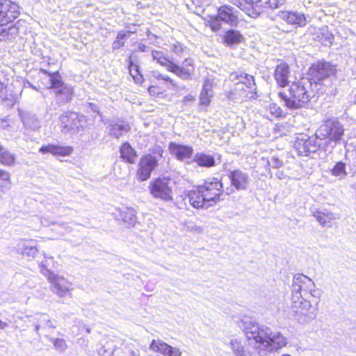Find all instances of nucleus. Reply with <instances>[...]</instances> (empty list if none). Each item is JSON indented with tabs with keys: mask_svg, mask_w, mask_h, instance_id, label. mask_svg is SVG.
<instances>
[{
	"mask_svg": "<svg viewBox=\"0 0 356 356\" xmlns=\"http://www.w3.org/2000/svg\"><path fill=\"white\" fill-rule=\"evenodd\" d=\"M181 66H185L186 67H193L192 60L191 59H185L182 63Z\"/></svg>",
	"mask_w": 356,
	"mask_h": 356,
	"instance_id": "57",
	"label": "nucleus"
},
{
	"mask_svg": "<svg viewBox=\"0 0 356 356\" xmlns=\"http://www.w3.org/2000/svg\"><path fill=\"white\" fill-rule=\"evenodd\" d=\"M248 3H250V5H253L255 3H257L259 1V0H248Z\"/></svg>",
	"mask_w": 356,
	"mask_h": 356,
	"instance_id": "64",
	"label": "nucleus"
},
{
	"mask_svg": "<svg viewBox=\"0 0 356 356\" xmlns=\"http://www.w3.org/2000/svg\"><path fill=\"white\" fill-rule=\"evenodd\" d=\"M10 184L9 172L0 169V191H3V188L8 190L10 188Z\"/></svg>",
	"mask_w": 356,
	"mask_h": 356,
	"instance_id": "40",
	"label": "nucleus"
},
{
	"mask_svg": "<svg viewBox=\"0 0 356 356\" xmlns=\"http://www.w3.org/2000/svg\"><path fill=\"white\" fill-rule=\"evenodd\" d=\"M320 90L317 83H312L309 78H302L293 82L287 93L280 92L278 95L288 108L298 109L305 106Z\"/></svg>",
	"mask_w": 356,
	"mask_h": 356,
	"instance_id": "3",
	"label": "nucleus"
},
{
	"mask_svg": "<svg viewBox=\"0 0 356 356\" xmlns=\"http://www.w3.org/2000/svg\"><path fill=\"white\" fill-rule=\"evenodd\" d=\"M129 355L130 356H140V352L138 350H130Z\"/></svg>",
	"mask_w": 356,
	"mask_h": 356,
	"instance_id": "60",
	"label": "nucleus"
},
{
	"mask_svg": "<svg viewBox=\"0 0 356 356\" xmlns=\"http://www.w3.org/2000/svg\"><path fill=\"white\" fill-rule=\"evenodd\" d=\"M249 17L252 18H257L260 15V13L257 10H256L255 8H253V5H250V3H248V6H247V8L244 9L243 10Z\"/></svg>",
	"mask_w": 356,
	"mask_h": 356,
	"instance_id": "44",
	"label": "nucleus"
},
{
	"mask_svg": "<svg viewBox=\"0 0 356 356\" xmlns=\"http://www.w3.org/2000/svg\"><path fill=\"white\" fill-rule=\"evenodd\" d=\"M189 228L191 229V231H195L197 233H202L203 232V228L200 226L194 225V226L189 227Z\"/></svg>",
	"mask_w": 356,
	"mask_h": 356,
	"instance_id": "58",
	"label": "nucleus"
},
{
	"mask_svg": "<svg viewBox=\"0 0 356 356\" xmlns=\"http://www.w3.org/2000/svg\"><path fill=\"white\" fill-rule=\"evenodd\" d=\"M56 327V326L47 314H40L35 323V331L38 335H40V330H41L44 336H47V334Z\"/></svg>",
	"mask_w": 356,
	"mask_h": 356,
	"instance_id": "22",
	"label": "nucleus"
},
{
	"mask_svg": "<svg viewBox=\"0 0 356 356\" xmlns=\"http://www.w3.org/2000/svg\"><path fill=\"white\" fill-rule=\"evenodd\" d=\"M136 31H120L118 33L115 40L113 42V49L116 50L124 45V40L129 38L130 34L135 33Z\"/></svg>",
	"mask_w": 356,
	"mask_h": 356,
	"instance_id": "37",
	"label": "nucleus"
},
{
	"mask_svg": "<svg viewBox=\"0 0 356 356\" xmlns=\"http://www.w3.org/2000/svg\"><path fill=\"white\" fill-rule=\"evenodd\" d=\"M200 190L204 193L209 204L219 202L223 193V186L221 181L216 177H211L204 181L202 185H200Z\"/></svg>",
	"mask_w": 356,
	"mask_h": 356,
	"instance_id": "8",
	"label": "nucleus"
},
{
	"mask_svg": "<svg viewBox=\"0 0 356 356\" xmlns=\"http://www.w3.org/2000/svg\"><path fill=\"white\" fill-rule=\"evenodd\" d=\"M159 78L161 79L162 80H164V81H168L173 87V89L175 88L176 87V84L175 83L174 81L170 79L168 75H159Z\"/></svg>",
	"mask_w": 356,
	"mask_h": 356,
	"instance_id": "52",
	"label": "nucleus"
},
{
	"mask_svg": "<svg viewBox=\"0 0 356 356\" xmlns=\"http://www.w3.org/2000/svg\"><path fill=\"white\" fill-rule=\"evenodd\" d=\"M73 151L72 147L70 146H60L54 145H48L40 148L39 152L42 154L50 153L53 155L69 156Z\"/></svg>",
	"mask_w": 356,
	"mask_h": 356,
	"instance_id": "25",
	"label": "nucleus"
},
{
	"mask_svg": "<svg viewBox=\"0 0 356 356\" xmlns=\"http://www.w3.org/2000/svg\"><path fill=\"white\" fill-rule=\"evenodd\" d=\"M314 282L307 276L302 274H296L292 280L291 286V295H293L295 298H298V296H302V292L305 296H306L307 290L313 286Z\"/></svg>",
	"mask_w": 356,
	"mask_h": 356,
	"instance_id": "13",
	"label": "nucleus"
},
{
	"mask_svg": "<svg viewBox=\"0 0 356 356\" xmlns=\"http://www.w3.org/2000/svg\"><path fill=\"white\" fill-rule=\"evenodd\" d=\"M268 110L270 113L275 117H280L282 115V110L275 104H271L269 105Z\"/></svg>",
	"mask_w": 356,
	"mask_h": 356,
	"instance_id": "47",
	"label": "nucleus"
},
{
	"mask_svg": "<svg viewBox=\"0 0 356 356\" xmlns=\"http://www.w3.org/2000/svg\"><path fill=\"white\" fill-rule=\"evenodd\" d=\"M307 293H309L311 296L319 300L321 296L322 292L321 289L316 288V284L314 282L313 286L307 290Z\"/></svg>",
	"mask_w": 356,
	"mask_h": 356,
	"instance_id": "45",
	"label": "nucleus"
},
{
	"mask_svg": "<svg viewBox=\"0 0 356 356\" xmlns=\"http://www.w3.org/2000/svg\"><path fill=\"white\" fill-rule=\"evenodd\" d=\"M149 348L153 351L163 354L164 356H168L170 351H172V346L161 340L153 339Z\"/></svg>",
	"mask_w": 356,
	"mask_h": 356,
	"instance_id": "33",
	"label": "nucleus"
},
{
	"mask_svg": "<svg viewBox=\"0 0 356 356\" xmlns=\"http://www.w3.org/2000/svg\"><path fill=\"white\" fill-rule=\"evenodd\" d=\"M316 220L323 226H330L332 220L334 218V214L327 210L316 211L313 213Z\"/></svg>",
	"mask_w": 356,
	"mask_h": 356,
	"instance_id": "32",
	"label": "nucleus"
},
{
	"mask_svg": "<svg viewBox=\"0 0 356 356\" xmlns=\"http://www.w3.org/2000/svg\"><path fill=\"white\" fill-rule=\"evenodd\" d=\"M181 353L178 348L172 347V351H170L168 356H180Z\"/></svg>",
	"mask_w": 356,
	"mask_h": 356,
	"instance_id": "54",
	"label": "nucleus"
},
{
	"mask_svg": "<svg viewBox=\"0 0 356 356\" xmlns=\"http://www.w3.org/2000/svg\"><path fill=\"white\" fill-rule=\"evenodd\" d=\"M107 129L110 136L119 138L124 132H128L131 127L129 123L124 122L111 120L108 122Z\"/></svg>",
	"mask_w": 356,
	"mask_h": 356,
	"instance_id": "24",
	"label": "nucleus"
},
{
	"mask_svg": "<svg viewBox=\"0 0 356 356\" xmlns=\"http://www.w3.org/2000/svg\"><path fill=\"white\" fill-rule=\"evenodd\" d=\"M268 4L271 8L275 9L280 6L281 3L280 2L279 0H269Z\"/></svg>",
	"mask_w": 356,
	"mask_h": 356,
	"instance_id": "53",
	"label": "nucleus"
},
{
	"mask_svg": "<svg viewBox=\"0 0 356 356\" xmlns=\"http://www.w3.org/2000/svg\"><path fill=\"white\" fill-rule=\"evenodd\" d=\"M116 219L122 220L127 227H134L136 222V211L131 207H122L113 213Z\"/></svg>",
	"mask_w": 356,
	"mask_h": 356,
	"instance_id": "19",
	"label": "nucleus"
},
{
	"mask_svg": "<svg viewBox=\"0 0 356 356\" xmlns=\"http://www.w3.org/2000/svg\"><path fill=\"white\" fill-rule=\"evenodd\" d=\"M87 107L90 108L92 111L94 113H97V114L100 115V111L99 109V106L92 102H89L87 104Z\"/></svg>",
	"mask_w": 356,
	"mask_h": 356,
	"instance_id": "51",
	"label": "nucleus"
},
{
	"mask_svg": "<svg viewBox=\"0 0 356 356\" xmlns=\"http://www.w3.org/2000/svg\"><path fill=\"white\" fill-rule=\"evenodd\" d=\"M169 71L175 73L176 75L184 80H188L192 77V75L194 72V67H186L185 66H179L172 63L171 67L169 68Z\"/></svg>",
	"mask_w": 356,
	"mask_h": 356,
	"instance_id": "30",
	"label": "nucleus"
},
{
	"mask_svg": "<svg viewBox=\"0 0 356 356\" xmlns=\"http://www.w3.org/2000/svg\"><path fill=\"white\" fill-rule=\"evenodd\" d=\"M194 161L198 165L205 168H211L216 165L214 157L204 153H197L194 157Z\"/></svg>",
	"mask_w": 356,
	"mask_h": 356,
	"instance_id": "31",
	"label": "nucleus"
},
{
	"mask_svg": "<svg viewBox=\"0 0 356 356\" xmlns=\"http://www.w3.org/2000/svg\"><path fill=\"white\" fill-rule=\"evenodd\" d=\"M27 84H28L29 87L38 90L37 88L35 86H34L31 83L27 82Z\"/></svg>",
	"mask_w": 356,
	"mask_h": 356,
	"instance_id": "63",
	"label": "nucleus"
},
{
	"mask_svg": "<svg viewBox=\"0 0 356 356\" xmlns=\"http://www.w3.org/2000/svg\"><path fill=\"white\" fill-rule=\"evenodd\" d=\"M277 17L288 24L299 27H304L307 23V17L302 13L297 11L281 10Z\"/></svg>",
	"mask_w": 356,
	"mask_h": 356,
	"instance_id": "17",
	"label": "nucleus"
},
{
	"mask_svg": "<svg viewBox=\"0 0 356 356\" xmlns=\"http://www.w3.org/2000/svg\"><path fill=\"white\" fill-rule=\"evenodd\" d=\"M188 198L190 204L196 209H200L204 207H209L213 204L206 200V197L204 193H202L200 190V186H197L195 190H193L188 192Z\"/></svg>",
	"mask_w": 356,
	"mask_h": 356,
	"instance_id": "21",
	"label": "nucleus"
},
{
	"mask_svg": "<svg viewBox=\"0 0 356 356\" xmlns=\"http://www.w3.org/2000/svg\"><path fill=\"white\" fill-rule=\"evenodd\" d=\"M212 93H208L201 91L200 95V104L202 106H208L210 104Z\"/></svg>",
	"mask_w": 356,
	"mask_h": 356,
	"instance_id": "42",
	"label": "nucleus"
},
{
	"mask_svg": "<svg viewBox=\"0 0 356 356\" xmlns=\"http://www.w3.org/2000/svg\"><path fill=\"white\" fill-rule=\"evenodd\" d=\"M154 153H158L159 154V156L161 157H162V154L163 153V150L160 147H158L157 148H156V151L154 152Z\"/></svg>",
	"mask_w": 356,
	"mask_h": 356,
	"instance_id": "61",
	"label": "nucleus"
},
{
	"mask_svg": "<svg viewBox=\"0 0 356 356\" xmlns=\"http://www.w3.org/2000/svg\"><path fill=\"white\" fill-rule=\"evenodd\" d=\"M158 159L152 155L146 154L143 156L138 163L137 176L141 181H145L150 177L152 172L158 165Z\"/></svg>",
	"mask_w": 356,
	"mask_h": 356,
	"instance_id": "11",
	"label": "nucleus"
},
{
	"mask_svg": "<svg viewBox=\"0 0 356 356\" xmlns=\"http://www.w3.org/2000/svg\"><path fill=\"white\" fill-rule=\"evenodd\" d=\"M99 355H102V356H111V353L110 352H108L105 348L104 347H102L99 350Z\"/></svg>",
	"mask_w": 356,
	"mask_h": 356,
	"instance_id": "56",
	"label": "nucleus"
},
{
	"mask_svg": "<svg viewBox=\"0 0 356 356\" xmlns=\"http://www.w3.org/2000/svg\"><path fill=\"white\" fill-rule=\"evenodd\" d=\"M19 115L22 122L26 129L35 131L40 127V121L35 114L29 112H20Z\"/></svg>",
	"mask_w": 356,
	"mask_h": 356,
	"instance_id": "26",
	"label": "nucleus"
},
{
	"mask_svg": "<svg viewBox=\"0 0 356 356\" xmlns=\"http://www.w3.org/2000/svg\"><path fill=\"white\" fill-rule=\"evenodd\" d=\"M150 194L156 199H160L165 202L172 200V189L170 186L169 179L163 178H156L152 180L149 185Z\"/></svg>",
	"mask_w": 356,
	"mask_h": 356,
	"instance_id": "10",
	"label": "nucleus"
},
{
	"mask_svg": "<svg viewBox=\"0 0 356 356\" xmlns=\"http://www.w3.org/2000/svg\"><path fill=\"white\" fill-rule=\"evenodd\" d=\"M344 129L341 123L335 120H328L322 124L312 136L300 135L294 147L300 156H309L318 149L331 151L341 140Z\"/></svg>",
	"mask_w": 356,
	"mask_h": 356,
	"instance_id": "1",
	"label": "nucleus"
},
{
	"mask_svg": "<svg viewBox=\"0 0 356 356\" xmlns=\"http://www.w3.org/2000/svg\"><path fill=\"white\" fill-rule=\"evenodd\" d=\"M51 341L53 342L54 347L59 351H63L67 347L66 342L63 339H51Z\"/></svg>",
	"mask_w": 356,
	"mask_h": 356,
	"instance_id": "43",
	"label": "nucleus"
},
{
	"mask_svg": "<svg viewBox=\"0 0 356 356\" xmlns=\"http://www.w3.org/2000/svg\"><path fill=\"white\" fill-rule=\"evenodd\" d=\"M19 25L20 21H17L14 25L2 28L0 31V40L10 41L15 39L19 32Z\"/></svg>",
	"mask_w": 356,
	"mask_h": 356,
	"instance_id": "28",
	"label": "nucleus"
},
{
	"mask_svg": "<svg viewBox=\"0 0 356 356\" xmlns=\"http://www.w3.org/2000/svg\"><path fill=\"white\" fill-rule=\"evenodd\" d=\"M152 56L153 60H156L162 66L167 67V70L169 71V68L171 67L173 63L162 51L152 50Z\"/></svg>",
	"mask_w": 356,
	"mask_h": 356,
	"instance_id": "36",
	"label": "nucleus"
},
{
	"mask_svg": "<svg viewBox=\"0 0 356 356\" xmlns=\"http://www.w3.org/2000/svg\"><path fill=\"white\" fill-rule=\"evenodd\" d=\"M222 22L220 19H218V15L213 19V20L210 22V27L213 31H218L221 29V24Z\"/></svg>",
	"mask_w": 356,
	"mask_h": 356,
	"instance_id": "46",
	"label": "nucleus"
},
{
	"mask_svg": "<svg viewBox=\"0 0 356 356\" xmlns=\"http://www.w3.org/2000/svg\"><path fill=\"white\" fill-rule=\"evenodd\" d=\"M268 165L273 168H278L282 166L283 162L277 157L273 156L268 161Z\"/></svg>",
	"mask_w": 356,
	"mask_h": 356,
	"instance_id": "48",
	"label": "nucleus"
},
{
	"mask_svg": "<svg viewBox=\"0 0 356 356\" xmlns=\"http://www.w3.org/2000/svg\"><path fill=\"white\" fill-rule=\"evenodd\" d=\"M38 252V249L35 246L29 245V244H24V249L22 251V254L24 255H26L28 257H34L35 254Z\"/></svg>",
	"mask_w": 356,
	"mask_h": 356,
	"instance_id": "41",
	"label": "nucleus"
},
{
	"mask_svg": "<svg viewBox=\"0 0 356 356\" xmlns=\"http://www.w3.org/2000/svg\"><path fill=\"white\" fill-rule=\"evenodd\" d=\"M8 326V323L0 320V330L4 329Z\"/></svg>",
	"mask_w": 356,
	"mask_h": 356,
	"instance_id": "62",
	"label": "nucleus"
},
{
	"mask_svg": "<svg viewBox=\"0 0 356 356\" xmlns=\"http://www.w3.org/2000/svg\"><path fill=\"white\" fill-rule=\"evenodd\" d=\"M230 3L233 5L239 8L241 10H244V9L247 8L248 6V0H229Z\"/></svg>",
	"mask_w": 356,
	"mask_h": 356,
	"instance_id": "49",
	"label": "nucleus"
},
{
	"mask_svg": "<svg viewBox=\"0 0 356 356\" xmlns=\"http://www.w3.org/2000/svg\"><path fill=\"white\" fill-rule=\"evenodd\" d=\"M213 83L212 81L209 79H207L204 82L203 88L202 91L206 92L208 93H212V88H213Z\"/></svg>",
	"mask_w": 356,
	"mask_h": 356,
	"instance_id": "50",
	"label": "nucleus"
},
{
	"mask_svg": "<svg viewBox=\"0 0 356 356\" xmlns=\"http://www.w3.org/2000/svg\"><path fill=\"white\" fill-rule=\"evenodd\" d=\"M337 72V66L330 62L325 60L318 61L313 64L309 70V76L311 77L309 79L312 83H317L318 88L321 86L318 81H323L330 76L335 75Z\"/></svg>",
	"mask_w": 356,
	"mask_h": 356,
	"instance_id": "6",
	"label": "nucleus"
},
{
	"mask_svg": "<svg viewBox=\"0 0 356 356\" xmlns=\"http://www.w3.org/2000/svg\"><path fill=\"white\" fill-rule=\"evenodd\" d=\"M238 325L245 333L249 344L254 346L259 356H270L287 343L280 332H273L270 327L259 325L251 317L244 316Z\"/></svg>",
	"mask_w": 356,
	"mask_h": 356,
	"instance_id": "2",
	"label": "nucleus"
},
{
	"mask_svg": "<svg viewBox=\"0 0 356 356\" xmlns=\"http://www.w3.org/2000/svg\"><path fill=\"white\" fill-rule=\"evenodd\" d=\"M51 283V291L59 297H65L71 290V283L63 277L50 273L48 277Z\"/></svg>",
	"mask_w": 356,
	"mask_h": 356,
	"instance_id": "15",
	"label": "nucleus"
},
{
	"mask_svg": "<svg viewBox=\"0 0 356 356\" xmlns=\"http://www.w3.org/2000/svg\"><path fill=\"white\" fill-rule=\"evenodd\" d=\"M169 150L178 160L189 159L193 152L190 146L178 145L172 142L169 144Z\"/></svg>",
	"mask_w": 356,
	"mask_h": 356,
	"instance_id": "23",
	"label": "nucleus"
},
{
	"mask_svg": "<svg viewBox=\"0 0 356 356\" xmlns=\"http://www.w3.org/2000/svg\"><path fill=\"white\" fill-rule=\"evenodd\" d=\"M229 346L232 350V352L235 356H251V353L246 350L244 345L237 339H232Z\"/></svg>",
	"mask_w": 356,
	"mask_h": 356,
	"instance_id": "34",
	"label": "nucleus"
},
{
	"mask_svg": "<svg viewBox=\"0 0 356 356\" xmlns=\"http://www.w3.org/2000/svg\"><path fill=\"white\" fill-rule=\"evenodd\" d=\"M330 171L333 176L343 179L347 175L346 163L343 161H338L334 164Z\"/></svg>",
	"mask_w": 356,
	"mask_h": 356,
	"instance_id": "38",
	"label": "nucleus"
},
{
	"mask_svg": "<svg viewBox=\"0 0 356 356\" xmlns=\"http://www.w3.org/2000/svg\"><path fill=\"white\" fill-rule=\"evenodd\" d=\"M120 158L126 162L134 164L138 157L136 151L130 145L128 142L124 143L120 149Z\"/></svg>",
	"mask_w": 356,
	"mask_h": 356,
	"instance_id": "27",
	"label": "nucleus"
},
{
	"mask_svg": "<svg viewBox=\"0 0 356 356\" xmlns=\"http://www.w3.org/2000/svg\"><path fill=\"white\" fill-rule=\"evenodd\" d=\"M41 72L48 74L50 83L48 88L53 90L56 102L65 104L70 102L73 95V88L63 81L59 72H49L46 70H41Z\"/></svg>",
	"mask_w": 356,
	"mask_h": 356,
	"instance_id": "4",
	"label": "nucleus"
},
{
	"mask_svg": "<svg viewBox=\"0 0 356 356\" xmlns=\"http://www.w3.org/2000/svg\"><path fill=\"white\" fill-rule=\"evenodd\" d=\"M229 79L235 83V90H244V86L250 89L245 97L254 99L257 97V87L252 75L243 72H234L230 74Z\"/></svg>",
	"mask_w": 356,
	"mask_h": 356,
	"instance_id": "7",
	"label": "nucleus"
},
{
	"mask_svg": "<svg viewBox=\"0 0 356 356\" xmlns=\"http://www.w3.org/2000/svg\"><path fill=\"white\" fill-rule=\"evenodd\" d=\"M243 40V35L237 30L230 29L223 36L224 43L228 47L238 44Z\"/></svg>",
	"mask_w": 356,
	"mask_h": 356,
	"instance_id": "29",
	"label": "nucleus"
},
{
	"mask_svg": "<svg viewBox=\"0 0 356 356\" xmlns=\"http://www.w3.org/2000/svg\"><path fill=\"white\" fill-rule=\"evenodd\" d=\"M19 7L10 0H0V26L6 25L19 15Z\"/></svg>",
	"mask_w": 356,
	"mask_h": 356,
	"instance_id": "12",
	"label": "nucleus"
},
{
	"mask_svg": "<svg viewBox=\"0 0 356 356\" xmlns=\"http://www.w3.org/2000/svg\"><path fill=\"white\" fill-rule=\"evenodd\" d=\"M227 177L231 182V186L236 191H245L248 189L250 178L249 175L241 170H234L227 171Z\"/></svg>",
	"mask_w": 356,
	"mask_h": 356,
	"instance_id": "14",
	"label": "nucleus"
},
{
	"mask_svg": "<svg viewBox=\"0 0 356 356\" xmlns=\"http://www.w3.org/2000/svg\"><path fill=\"white\" fill-rule=\"evenodd\" d=\"M291 72L289 65L280 61L277 65L274 71V79L280 87L284 88L289 83V76Z\"/></svg>",
	"mask_w": 356,
	"mask_h": 356,
	"instance_id": "20",
	"label": "nucleus"
},
{
	"mask_svg": "<svg viewBox=\"0 0 356 356\" xmlns=\"http://www.w3.org/2000/svg\"><path fill=\"white\" fill-rule=\"evenodd\" d=\"M218 19L231 26H236L238 23L237 11L231 6L223 5L218 10Z\"/></svg>",
	"mask_w": 356,
	"mask_h": 356,
	"instance_id": "18",
	"label": "nucleus"
},
{
	"mask_svg": "<svg viewBox=\"0 0 356 356\" xmlns=\"http://www.w3.org/2000/svg\"><path fill=\"white\" fill-rule=\"evenodd\" d=\"M41 72L48 74L50 83L48 88L53 90L56 102L65 104L70 102L73 95V88L63 81L59 72H49L46 70H41Z\"/></svg>",
	"mask_w": 356,
	"mask_h": 356,
	"instance_id": "5",
	"label": "nucleus"
},
{
	"mask_svg": "<svg viewBox=\"0 0 356 356\" xmlns=\"http://www.w3.org/2000/svg\"><path fill=\"white\" fill-rule=\"evenodd\" d=\"M0 163L10 165L15 163V156L6 148L0 145Z\"/></svg>",
	"mask_w": 356,
	"mask_h": 356,
	"instance_id": "39",
	"label": "nucleus"
},
{
	"mask_svg": "<svg viewBox=\"0 0 356 356\" xmlns=\"http://www.w3.org/2000/svg\"><path fill=\"white\" fill-rule=\"evenodd\" d=\"M127 63L129 65V74L134 78V81L136 83H142L144 79L142 74H140L139 66L134 63L131 56L128 58Z\"/></svg>",
	"mask_w": 356,
	"mask_h": 356,
	"instance_id": "35",
	"label": "nucleus"
},
{
	"mask_svg": "<svg viewBox=\"0 0 356 356\" xmlns=\"http://www.w3.org/2000/svg\"><path fill=\"white\" fill-rule=\"evenodd\" d=\"M138 50H139L140 51H141V52H145V51H146L147 47H146V45H145V44H143V43H139V44H138Z\"/></svg>",
	"mask_w": 356,
	"mask_h": 356,
	"instance_id": "59",
	"label": "nucleus"
},
{
	"mask_svg": "<svg viewBox=\"0 0 356 356\" xmlns=\"http://www.w3.org/2000/svg\"><path fill=\"white\" fill-rule=\"evenodd\" d=\"M83 115L76 112L65 113L60 116L62 131L65 133L77 129L81 125V118Z\"/></svg>",
	"mask_w": 356,
	"mask_h": 356,
	"instance_id": "16",
	"label": "nucleus"
},
{
	"mask_svg": "<svg viewBox=\"0 0 356 356\" xmlns=\"http://www.w3.org/2000/svg\"><path fill=\"white\" fill-rule=\"evenodd\" d=\"M195 100V97L191 95V94H188L187 95H186L184 99H183V102L185 104H187L188 102H191Z\"/></svg>",
	"mask_w": 356,
	"mask_h": 356,
	"instance_id": "55",
	"label": "nucleus"
},
{
	"mask_svg": "<svg viewBox=\"0 0 356 356\" xmlns=\"http://www.w3.org/2000/svg\"><path fill=\"white\" fill-rule=\"evenodd\" d=\"M312 307L310 301L304 298L302 296H298L295 298L293 295H291V310L298 317V321H302L303 323H307L316 318V314L309 312Z\"/></svg>",
	"mask_w": 356,
	"mask_h": 356,
	"instance_id": "9",
	"label": "nucleus"
}]
</instances>
